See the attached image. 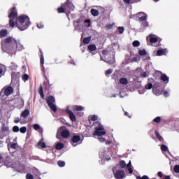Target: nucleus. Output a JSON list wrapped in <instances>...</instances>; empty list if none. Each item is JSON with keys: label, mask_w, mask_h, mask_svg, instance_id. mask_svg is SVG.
<instances>
[{"label": "nucleus", "mask_w": 179, "mask_h": 179, "mask_svg": "<svg viewBox=\"0 0 179 179\" xmlns=\"http://www.w3.org/2000/svg\"><path fill=\"white\" fill-rule=\"evenodd\" d=\"M30 18L29 17V16L25 15H20L15 20V27H17V29H19V30H21L22 31H23L24 30H27V29H29V26H30Z\"/></svg>", "instance_id": "obj_1"}, {"label": "nucleus", "mask_w": 179, "mask_h": 179, "mask_svg": "<svg viewBox=\"0 0 179 179\" xmlns=\"http://www.w3.org/2000/svg\"><path fill=\"white\" fill-rule=\"evenodd\" d=\"M9 26L12 29L15 27V21L17 19V10L13 7L8 10Z\"/></svg>", "instance_id": "obj_2"}, {"label": "nucleus", "mask_w": 179, "mask_h": 179, "mask_svg": "<svg viewBox=\"0 0 179 179\" xmlns=\"http://www.w3.org/2000/svg\"><path fill=\"white\" fill-rule=\"evenodd\" d=\"M146 40L148 44H155L156 43H159V45H162L160 43H162L163 39L155 34H150L147 36Z\"/></svg>", "instance_id": "obj_3"}, {"label": "nucleus", "mask_w": 179, "mask_h": 179, "mask_svg": "<svg viewBox=\"0 0 179 179\" xmlns=\"http://www.w3.org/2000/svg\"><path fill=\"white\" fill-rule=\"evenodd\" d=\"M14 92L13 87L12 86H5L0 92V99H2V97H4V96H10Z\"/></svg>", "instance_id": "obj_4"}, {"label": "nucleus", "mask_w": 179, "mask_h": 179, "mask_svg": "<svg viewBox=\"0 0 179 179\" xmlns=\"http://www.w3.org/2000/svg\"><path fill=\"white\" fill-rule=\"evenodd\" d=\"M46 103L48 106V107L53 111L54 113H57V106L54 104L55 103V98L52 96V95H50L47 99H46Z\"/></svg>", "instance_id": "obj_5"}, {"label": "nucleus", "mask_w": 179, "mask_h": 179, "mask_svg": "<svg viewBox=\"0 0 179 179\" xmlns=\"http://www.w3.org/2000/svg\"><path fill=\"white\" fill-rule=\"evenodd\" d=\"M94 131L93 133L94 136H103L106 135V132L104 131V127L103 124L99 123V125L94 127Z\"/></svg>", "instance_id": "obj_6"}, {"label": "nucleus", "mask_w": 179, "mask_h": 179, "mask_svg": "<svg viewBox=\"0 0 179 179\" xmlns=\"http://www.w3.org/2000/svg\"><path fill=\"white\" fill-rule=\"evenodd\" d=\"M4 43L6 44H11V45H22V42L19 40H16L13 37L8 36L5 38Z\"/></svg>", "instance_id": "obj_7"}, {"label": "nucleus", "mask_w": 179, "mask_h": 179, "mask_svg": "<svg viewBox=\"0 0 179 179\" xmlns=\"http://www.w3.org/2000/svg\"><path fill=\"white\" fill-rule=\"evenodd\" d=\"M58 131L59 132V135L64 139H66L71 136V132H69L68 129H64V127H60Z\"/></svg>", "instance_id": "obj_8"}, {"label": "nucleus", "mask_w": 179, "mask_h": 179, "mask_svg": "<svg viewBox=\"0 0 179 179\" xmlns=\"http://www.w3.org/2000/svg\"><path fill=\"white\" fill-rule=\"evenodd\" d=\"M62 6H63L67 12H69V10H73V3H72L71 0H66Z\"/></svg>", "instance_id": "obj_9"}, {"label": "nucleus", "mask_w": 179, "mask_h": 179, "mask_svg": "<svg viewBox=\"0 0 179 179\" xmlns=\"http://www.w3.org/2000/svg\"><path fill=\"white\" fill-rule=\"evenodd\" d=\"M80 139H81V138H80V135H74L71 138L70 143L73 146H76V145H78V143H79V142H80Z\"/></svg>", "instance_id": "obj_10"}, {"label": "nucleus", "mask_w": 179, "mask_h": 179, "mask_svg": "<svg viewBox=\"0 0 179 179\" xmlns=\"http://www.w3.org/2000/svg\"><path fill=\"white\" fill-rule=\"evenodd\" d=\"M115 178L122 179L125 177V172L123 170H118L114 173Z\"/></svg>", "instance_id": "obj_11"}, {"label": "nucleus", "mask_w": 179, "mask_h": 179, "mask_svg": "<svg viewBox=\"0 0 179 179\" xmlns=\"http://www.w3.org/2000/svg\"><path fill=\"white\" fill-rule=\"evenodd\" d=\"M137 17H138L139 22H145L148 20V15L143 12H140L136 14Z\"/></svg>", "instance_id": "obj_12"}, {"label": "nucleus", "mask_w": 179, "mask_h": 179, "mask_svg": "<svg viewBox=\"0 0 179 179\" xmlns=\"http://www.w3.org/2000/svg\"><path fill=\"white\" fill-rule=\"evenodd\" d=\"M66 114L69 115V118L71 121H72L73 122H76V116L75 115V113H73V112L71 110V109L67 108V109L66 110Z\"/></svg>", "instance_id": "obj_13"}, {"label": "nucleus", "mask_w": 179, "mask_h": 179, "mask_svg": "<svg viewBox=\"0 0 179 179\" xmlns=\"http://www.w3.org/2000/svg\"><path fill=\"white\" fill-rule=\"evenodd\" d=\"M2 50L4 52L7 54H13V46L12 45H3Z\"/></svg>", "instance_id": "obj_14"}, {"label": "nucleus", "mask_w": 179, "mask_h": 179, "mask_svg": "<svg viewBox=\"0 0 179 179\" xmlns=\"http://www.w3.org/2000/svg\"><path fill=\"white\" fill-rule=\"evenodd\" d=\"M39 52L41 54L40 61H41V65L42 66V71L43 73H45V68H44V54L43 53V50L41 49H39Z\"/></svg>", "instance_id": "obj_15"}, {"label": "nucleus", "mask_w": 179, "mask_h": 179, "mask_svg": "<svg viewBox=\"0 0 179 179\" xmlns=\"http://www.w3.org/2000/svg\"><path fill=\"white\" fill-rule=\"evenodd\" d=\"M1 130L3 132H6V134H8V135L9 134H10V131L9 130V126H6L5 123L2 124Z\"/></svg>", "instance_id": "obj_16"}, {"label": "nucleus", "mask_w": 179, "mask_h": 179, "mask_svg": "<svg viewBox=\"0 0 179 179\" xmlns=\"http://www.w3.org/2000/svg\"><path fill=\"white\" fill-rule=\"evenodd\" d=\"M167 54V49H160L157 51V55L162 57V55H166Z\"/></svg>", "instance_id": "obj_17"}, {"label": "nucleus", "mask_w": 179, "mask_h": 179, "mask_svg": "<svg viewBox=\"0 0 179 179\" xmlns=\"http://www.w3.org/2000/svg\"><path fill=\"white\" fill-rule=\"evenodd\" d=\"M160 79L162 81H163L164 83L167 84L169 83V76L166 74H162L160 77Z\"/></svg>", "instance_id": "obj_18"}, {"label": "nucleus", "mask_w": 179, "mask_h": 179, "mask_svg": "<svg viewBox=\"0 0 179 179\" xmlns=\"http://www.w3.org/2000/svg\"><path fill=\"white\" fill-rule=\"evenodd\" d=\"M113 51V48L108 47L106 50H102L103 55H108Z\"/></svg>", "instance_id": "obj_19"}, {"label": "nucleus", "mask_w": 179, "mask_h": 179, "mask_svg": "<svg viewBox=\"0 0 179 179\" xmlns=\"http://www.w3.org/2000/svg\"><path fill=\"white\" fill-rule=\"evenodd\" d=\"M43 139L41 138L38 142V146H40L42 148V149H45L47 148V145H45V143L43 142Z\"/></svg>", "instance_id": "obj_20"}, {"label": "nucleus", "mask_w": 179, "mask_h": 179, "mask_svg": "<svg viewBox=\"0 0 179 179\" xmlns=\"http://www.w3.org/2000/svg\"><path fill=\"white\" fill-rule=\"evenodd\" d=\"M30 114V110L29 109H25L22 113H21V117L23 118H26Z\"/></svg>", "instance_id": "obj_21"}, {"label": "nucleus", "mask_w": 179, "mask_h": 179, "mask_svg": "<svg viewBox=\"0 0 179 179\" xmlns=\"http://www.w3.org/2000/svg\"><path fill=\"white\" fill-rule=\"evenodd\" d=\"M38 93H39L41 99H43V100H44L45 95H44V92L43 91V85H40L39 90H38Z\"/></svg>", "instance_id": "obj_22"}, {"label": "nucleus", "mask_w": 179, "mask_h": 179, "mask_svg": "<svg viewBox=\"0 0 179 179\" xmlns=\"http://www.w3.org/2000/svg\"><path fill=\"white\" fill-rule=\"evenodd\" d=\"M152 92L154 94H156V96H160V94H163V91L159 89H152Z\"/></svg>", "instance_id": "obj_23"}, {"label": "nucleus", "mask_w": 179, "mask_h": 179, "mask_svg": "<svg viewBox=\"0 0 179 179\" xmlns=\"http://www.w3.org/2000/svg\"><path fill=\"white\" fill-rule=\"evenodd\" d=\"M155 136L160 142H163L164 141V138H163V137L161 136L160 134L157 131H155Z\"/></svg>", "instance_id": "obj_24"}, {"label": "nucleus", "mask_w": 179, "mask_h": 179, "mask_svg": "<svg viewBox=\"0 0 179 179\" xmlns=\"http://www.w3.org/2000/svg\"><path fill=\"white\" fill-rule=\"evenodd\" d=\"M120 83H121V85H128V79H127L126 78H121L119 80Z\"/></svg>", "instance_id": "obj_25"}, {"label": "nucleus", "mask_w": 179, "mask_h": 179, "mask_svg": "<svg viewBox=\"0 0 179 179\" xmlns=\"http://www.w3.org/2000/svg\"><path fill=\"white\" fill-rule=\"evenodd\" d=\"M91 14L92 15V16L96 17V16H99V13L96 9L92 8L91 9Z\"/></svg>", "instance_id": "obj_26"}, {"label": "nucleus", "mask_w": 179, "mask_h": 179, "mask_svg": "<svg viewBox=\"0 0 179 179\" xmlns=\"http://www.w3.org/2000/svg\"><path fill=\"white\" fill-rule=\"evenodd\" d=\"M64 143H57V144L56 145L55 148L57 150H61L62 149H64Z\"/></svg>", "instance_id": "obj_27"}, {"label": "nucleus", "mask_w": 179, "mask_h": 179, "mask_svg": "<svg viewBox=\"0 0 179 179\" xmlns=\"http://www.w3.org/2000/svg\"><path fill=\"white\" fill-rule=\"evenodd\" d=\"M119 166L121 169H127V163H125V161L124 160L120 162Z\"/></svg>", "instance_id": "obj_28"}, {"label": "nucleus", "mask_w": 179, "mask_h": 179, "mask_svg": "<svg viewBox=\"0 0 179 179\" xmlns=\"http://www.w3.org/2000/svg\"><path fill=\"white\" fill-rule=\"evenodd\" d=\"M6 36H8V30L3 29L0 31V36L1 37H6Z\"/></svg>", "instance_id": "obj_29"}, {"label": "nucleus", "mask_w": 179, "mask_h": 179, "mask_svg": "<svg viewBox=\"0 0 179 179\" xmlns=\"http://www.w3.org/2000/svg\"><path fill=\"white\" fill-rule=\"evenodd\" d=\"M58 13H65L66 12V10L64 8V6H61L59 8H57Z\"/></svg>", "instance_id": "obj_30"}, {"label": "nucleus", "mask_w": 179, "mask_h": 179, "mask_svg": "<svg viewBox=\"0 0 179 179\" xmlns=\"http://www.w3.org/2000/svg\"><path fill=\"white\" fill-rule=\"evenodd\" d=\"M7 135H9L8 133L3 131L2 130H0V139H3L5 136Z\"/></svg>", "instance_id": "obj_31"}, {"label": "nucleus", "mask_w": 179, "mask_h": 179, "mask_svg": "<svg viewBox=\"0 0 179 179\" xmlns=\"http://www.w3.org/2000/svg\"><path fill=\"white\" fill-rule=\"evenodd\" d=\"M91 40H92V36H88L83 39V43H84V44H89V43H90Z\"/></svg>", "instance_id": "obj_32"}, {"label": "nucleus", "mask_w": 179, "mask_h": 179, "mask_svg": "<svg viewBox=\"0 0 179 179\" xmlns=\"http://www.w3.org/2000/svg\"><path fill=\"white\" fill-rule=\"evenodd\" d=\"M73 110L75 111H82L83 110V108L81 106H74L73 107Z\"/></svg>", "instance_id": "obj_33"}, {"label": "nucleus", "mask_w": 179, "mask_h": 179, "mask_svg": "<svg viewBox=\"0 0 179 179\" xmlns=\"http://www.w3.org/2000/svg\"><path fill=\"white\" fill-rule=\"evenodd\" d=\"M141 61V57L139 55L135 56L131 59V62H138Z\"/></svg>", "instance_id": "obj_34"}, {"label": "nucleus", "mask_w": 179, "mask_h": 179, "mask_svg": "<svg viewBox=\"0 0 179 179\" xmlns=\"http://www.w3.org/2000/svg\"><path fill=\"white\" fill-rule=\"evenodd\" d=\"M161 150L162 152H168L169 151V147L167 145L163 144L161 145Z\"/></svg>", "instance_id": "obj_35"}, {"label": "nucleus", "mask_w": 179, "mask_h": 179, "mask_svg": "<svg viewBox=\"0 0 179 179\" xmlns=\"http://www.w3.org/2000/svg\"><path fill=\"white\" fill-rule=\"evenodd\" d=\"M145 88L147 90H150V89H153V84H152L151 83H148L147 85H145Z\"/></svg>", "instance_id": "obj_36"}, {"label": "nucleus", "mask_w": 179, "mask_h": 179, "mask_svg": "<svg viewBox=\"0 0 179 179\" xmlns=\"http://www.w3.org/2000/svg\"><path fill=\"white\" fill-rule=\"evenodd\" d=\"M153 122H156V124H160V122H162V117H160V116H158L153 120Z\"/></svg>", "instance_id": "obj_37"}, {"label": "nucleus", "mask_w": 179, "mask_h": 179, "mask_svg": "<svg viewBox=\"0 0 179 179\" xmlns=\"http://www.w3.org/2000/svg\"><path fill=\"white\" fill-rule=\"evenodd\" d=\"M27 131V127H22L20 129V132H21V134H26Z\"/></svg>", "instance_id": "obj_38"}, {"label": "nucleus", "mask_w": 179, "mask_h": 179, "mask_svg": "<svg viewBox=\"0 0 179 179\" xmlns=\"http://www.w3.org/2000/svg\"><path fill=\"white\" fill-rule=\"evenodd\" d=\"M22 79L24 82H27V80H29V75L27 74H24L22 76Z\"/></svg>", "instance_id": "obj_39"}, {"label": "nucleus", "mask_w": 179, "mask_h": 179, "mask_svg": "<svg viewBox=\"0 0 179 179\" xmlns=\"http://www.w3.org/2000/svg\"><path fill=\"white\" fill-rule=\"evenodd\" d=\"M138 54L141 56H143V55H146V54H148V52H146V50L145 49H143V50H139Z\"/></svg>", "instance_id": "obj_40"}, {"label": "nucleus", "mask_w": 179, "mask_h": 179, "mask_svg": "<svg viewBox=\"0 0 179 179\" xmlns=\"http://www.w3.org/2000/svg\"><path fill=\"white\" fill-rule=\"evenodd\" d=\"M57 164L59 167H65V162L64 161H58Z\"/></svg>", "instance_id": "obj_41"}, {"label": "nucleus", "mask_w": 179, "mask_h": 179, "mask_svg": "<svg viewBox=\"0 0 179 179\" xmlns=\"http://www.w3.org/2000/svg\"><path fill=\"white\" fill-rule=\"evenodd\" d=\"M117 30H118V32L120 33V34H122V33H124L125 29L124 28V27H117Z\"/></svg>", "instance_id": "obj_42"}, {"label": "nucleus", "mask_w": 179, "mask_h": 179, "mask_svg": "<svg viewBox=\"0 0 179 179\" xmlns=\"http://www.w3.org/2000/svg\"><path fill=\"white\" fill-rule=\"evenodd\" d=\"M89 51H96V45H88Z\"/></svg>", "instance_id": "obj_43"}, {"label": "nucleus", "mask_w": 179, "mask_h": 179, "mask_svg": "<svg viewBox=\"0 0 179 179\" xmlns=\"http://www.w3.org/2000/svg\"><path fill=\"white\" fill-rule=\"evenodd\" d=\"M160 83H155L153 85H152V89H159V87H160Z\"/></svg>", "instance_id": "obj_44"}, {"label": "nucleus", "mask_w": 179, "mask_h": 179, "mask_svg": "<svg viewBox=\"0 0 179 179\" xmlns=\"http://www.w3.org/2000/svg\"><path fill=\"white\" fill-rule=\"evenodd\" d=\"M141 26L143 27H148L149 26V22H148V21H143Z\"/></svg>", "instance_id": "obj_45"}, {"label": "nucleus", "mask_w": 179, "mask_h": 179, "mask_svg": "<svg viewBox=\"0 0 179 179\" xmlns=\"http://www.w3.org/2000/svg\"><path fill=\"white\" fill-rule=\"evenodd\" d=\"M173 171L175 173H179V165H175L173 167Z\"/></svg>", "instance_id": "obj_46"}, {"label": "nucleus", "mask_w": 179, "mask_h": 179, "mask_svg": "<svg viewBox=\"0 0 179 179\" xmlns=\"http://www.w3.org/2000/svg\"><path fill=\"white\" fill-rule=\"evenodd\" d=\"M33 128L35 131H38V129H40V126L38 124H34Z\"/></svg>", "instance_id": "obj_47"}, {"label": "nucleus", "mask_w": 179, "mask_h": 179, "mask_svg": "<svg viewBox=\"0 0 179 179\" xmlns=\"http://www.w3.org/2000/svg\"><path fill=\"white\" fill-rule=\"evenodd\" d=\"M44 78H45V80L47 81L49 87H51V86H52V84L50 83V80L48 79V78H47L45 75L44 76Z\"/></svg>", "instance_id": "obj_48"}, {"label": "nucleus", "mask_w": 179, "mask_h": 179, "mask_svg": "<svg viewBox=\"0 0 179 179\" xmlns=\"http://www.w3.org/2000/svg\"><path fill=\"white\" fill-rule=\"evenodd\" d=\"M26 178L27 179H34V177L33 176V175H31L30 173H27L26 175Z\"/></svg>", "instance_id": "obj_49"}, {"label": "nucleus", "mask_w": 179, "mask_h": 179, "mask_svg": "<svg viewBox=\"0 0 179 179\" xmlns=\"http://www.w3.org/2000/svg\"><path fill=\"white\" fill-rule=\"evenodd\" d=\"M16 146H17V144L15 143H13L10 144V148L11 149H16Z\"/></svg>", "instance_id": "obj_50"}, {"label": "nucleus", "mask_w": 179, "mask_h": 179, "mask_svg": "<svg viewBox=\"0 0 179 179\" xmlns=\"http://www.w3.org/2000/svg\"><path fill=\"white\" fill-rule=\"evenodd\" d=\"M113 73V70L112 69H108L106 72V76H108V75H111Z\"/></svg>", "instance_id": "obj_51"}, {"label": "nucleus", "mask_w": 179, "mask_h": 179, "mask_svg": "<svg viewBox=\"0 0 179 179\" xmlns=\"http://www.w3.org/2000/svg\"><path fill=\"white\" fill-rule=\"evenodd\" d=\"M90 120H91V121H97V116H96V115H92L91 117H90Z\"/></svg>", "instance_id": "obj_52"}, {"label": "nucleus", "mask_w": 179, "mask_h": 179, "mask_svg": "<svg viewBox=\"0 0 179 179\" xmlns=\"http://www.w3.org/2000/svg\"><path fill=\"white\" fill-rule=\"evenodd\" d=\"M19 127L17 126H14L13 127V132H17L19 131Z\"/></svg>", "instance_id": "obj_53"}, {"label": "nucleus", "mask_w": 179, "mask_h": 179, "mask_svg": "<svg viewBox=\"0 0 179 179\" xmlns=\"http://www.w3.org/2000/svg\"><path fill=\"white\" fill-rule=\"evenodd\" d=\"M113 26H114V24H108V25L106 26V28L108 30H110V29H113Z\"/></svg>", "instance_id": "obj_54"}, {"label": "nucleus", "mask_w": 179, "mask_h": 179, "mask_svg": "<svg viewBox=\"0 0 179 179\" xmlns=\"http://www.w3.org/2000/svg\"><path fill=\"white\" fill-rule=\"evenodd\" d=\"M132 44L133 45H141V42L139 41H134Z\"/></svg>", "instance_id": "obj_55"}, {"label": "nucleus", "mask_w": 179, "mask_h": 179, "mask_svg": "<svg viewBox=\"0 0 179 179\" xmlns=\"http://www.w3.org/2000/svg\"><path fill=\"white\" fill-rule=\"evenodd\" d=\"M107 62H108V64H109L110 65H113V64H114V62H115V60L113 58H112V59L108 60Z\"/></svg>", "instance_id": "obj_56"}, {"label": "nucleus", "mask_w": 179, "mask_h": 179, "mask_svg": "<svg viewBox=\"0 0 179 179\" xmlns=\"http://www.w3.org/2000/svg\"><path fill=\"white\" fill-rule=\"evenodd\" d=\"M138 2H141V0H131L130 3H138Z\"/></svg>", "instance_id": "obj_57"}, {"label": "nucleus", "mask_w": 179, "mask_h": 179, "mask_svg": "<svg viewBox=\"0 0 179 179\" xmlns=\"http://www.w3.org/2000/svg\"><path fill=\"white\" fill-rule=\"evenodd\" d=\"M148 76V74L146 72H143V73L141 74V78H146Z\"/></svg>", "instance_id": "obj_58"}, {"label": "nucleus", "mask_w": 179, "mask_h": 179, "mask_svg": "<svg viewBox=\"0 0 179 179\" xmlns=\"http://www.w3.org/2000/svg\"><path fill=\"white\" fill-rule=\"evenodd\" d=\"M99 142H106V138H102V137H99L98 138Z\"/></svg>", "instance_id": "obj_59"}, {"label": "nucleus", "mask_w": 179, "mask_h": 179, "mask_svg": "<svg viewBox=\"0 0 179 179\" xmlns=\"http://www.w3.org/2000/svg\"><path fill=\"white\" fill-rule=\"evenodd\" d=\"M131 166H132V164H131V161H129V162L127 164H126V169L131 168Z\"/></svg>", "instance_id": "obj_60"}, {"label": "nucleus", "mask_w": 179, "mask_h": 179, "mask_svg": "<svg viewBox=\"0 0 179 179\" xmlns=\"http://www.w3.org/2000/svg\"><path fill=\"white\" fill-rule=\"evenodd\" d=\"M157 176H158V177H159V178H162V177H163V173H162V172L159 171V172L157 173Z\"/></svg>", "instance_id": "obj_61"}, {"label": "nucleus", "mask_w": 179, "mask_h": 179, "mask_svg": "<svg viewBox=\"0 0 179 179\" xmlns=\"http://www.w3.org/2000/svg\"><path fill=\"white\" fill-rule=\"evenodd\" d=\"M164 97H169V92L167 91H164Z\"/></svg>", "instance_id": "obj_62"}, {"label": "nucleus", "mask_w": 179, "mask_h": 179, "mask_svg": "<svg viewBox=\"0 0 179 179\" xmlns=\"http://www.w3.org/2000/svg\"><path fill=\"white\" fill-rule=\"evenodd\" d=\"M128 171L129 173V174H132V173H134V171L132 170V168H127Z\"/></svg>", "instance_id": "obj_63"}, {"label": "nucleus", "mask_w": 179, "mask_h": 179, "mask_svg": "<svg viewBox=\"0 0 179 179\" xmlns=\"http://www.w3.org/2000/svg\"><path fill=\"white\" fill-rule=\"evenodd\" d=\"M37 27H38V29H43V27H44V25H42L41 24H37Z\"/></svg>", "instance_id": "obj_64"}]
</instances>
